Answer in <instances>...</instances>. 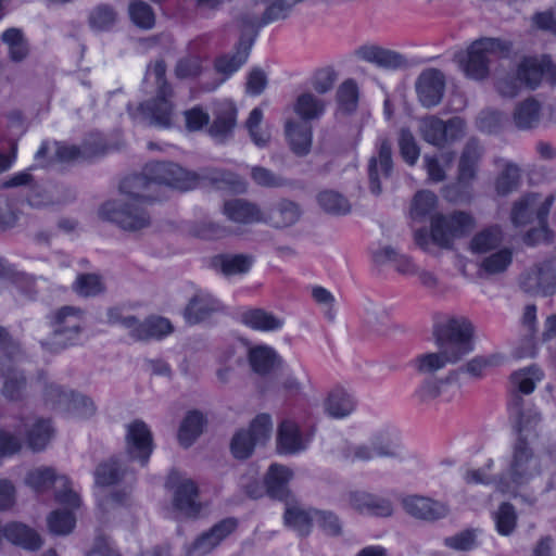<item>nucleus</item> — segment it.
Masks as SVG:
<instances>
[{"label": "nucleus", "mask_w": 556, "mask_h": 556, "mask_svg": "<svg viewBox=\"0 0 556 556\" xmlns=\"http://www.w3.org/2000/svg\"><path fill=\"white\" fill-rule=\"evenodd\" d=\"M200 176L189 172L174 162H150L141 175L124 179L121 191L146 198L150 184L166 186L181 191L193 189L199 184Z\"/></svg>", "instance_id": "1"}, {"label": "nucleus", "mask_w": 556, "mask_h": 556, "mask_svg": "<svg viewBox=\"0 0 556 556\" xmlns=\"http://www.w3.org/2000/svg\"><path fill=\"white\" fill-rule=\"evenodd\" d=\"M473 228L475 219L466 212L434 214L431 218L430 232L426 228L418 229L414 233V240L422 251L438 256V249H453L454 240L468 235Z\"/></svg>", "instance_id": "2"}, {"label": "nucleus", "mask_w": 556, "mask_h": 556, "mask_svg": "<svg viewBox=\"0 0 556 556\" xmlns=\"http://www.w3.org/2000/svg\"><path fill=\"white\" fill-rule=\"evenodd\" d=\"M540 475V456L534 452L531 442L516 439L510 447L505 473L497 477L496 490L516 497L520 486L529 484Z\"/></svg>", "instance_id": "3"}, {"label": "nucleus", "mask_w": 556, "mask_h": 556, "mask_svg": "<svg viewBox=\"0 0 556 556\" xmlns=\"http://www.w3.org/2000/svg\"><path fill=\"white\" fill-rule=\"evenodd\" d=\"M166 70L164 60H156L149 64L146 80H152L156 86V97L151 102L141 103L135 111L131 104H128L127 109L132 118L142 116L143 119L149 121L150 125L164 128L172 126L173 105L170 98L173 97V89L166 79Z\"/></svg>", "instance_id": "4"}, {"label": "nucleus", "mask_w": 556, "mask_h": 556, "mask_svg": "<svg viewBox=\"0 0 556 556\" xmlns=\"http://www.w3.org/2000/svg\"><path fill=\"white\" fill-rule=\"evenodd\" d=\"M435 343L452 362H459L475 349V326L466 316H452L435 326Z\"/></svg>", "instance_id": "5"}, {"label": "nucleus", "mask_w": 556, "mask_h": 556, "mask_svg": "<svg viewBox=\"0 0 556 556\" xmlns=\"http://www.w3.org/2000/svg\"><path fill=\"white\" fill-rule=\"evenodd\" d=\"M48 319L52 331L40 341L45 350L58 353L76 344L84 329V311L81 308L65 305L52 312Z\"/></svg>", "instance_id": "6"}, {"label": "nucleus", "mask_w": 556, "mask_h": 556, "mask_svg": "<svg viewBox=\"0 0 556 556\" xmlns=\"http://www.w3.org/2000/svg\"><path fill=\"white\" fill-rule=\"evenodd\" d=\"M124 193L127 195L126 199L103 203L99 210V216L127 231H138L150 226L151 218L143 203L151 201V197L146 193V198L142 199L136 194Z\"/></svg>", "instance_id": "7"}, {"label": "nucleus", "mask_w": 556, "mask_h": 556, "mask_svg": "<svg viewBox=\"0 0 556 556\" xmlns=\"http://www.w3.org/2000/svg\"><path fill=\"white\" fill-rule=\"evenodd\" d=\"M511 45L497 38H481L473 41L466 53L456 55V60L464 73L477 80L484 79L489 75L491 55L508 53Z\"/></svg>", "instance_id": "8"}, {"label": "nucleus", "mask_w": 556, "mask_h": 556, "mask_svg": "<svg viewBox=\"0 0 556 556\" xmlns=\"http://www.w3.org/2000/svg\"><path fill=\"white\" fill-rule=\"evenodd\" d=\"M519 288L530 295L551 296L556 293V252L534 263L518 278Z\"/></svg>", "instance_id": "9"}, {"label": "nucleus", "mask_w": 556, "mask_h": 556, "mask_svg": "<svg viewBox=\"0 0 556 556\" xmlns=\"http://www.w3.org/2000/svg\"><path fill=\"white\" fill-rule=\"evenodd\" d=\"M421 138L437 147L444 148L465 136L466 122L459 116L443 121L437 115H426L418 122Z\"/></svg>", "instance_id": "10"}, {"label": "nucleus", "mask_w": 556, "mask_h": 556, "mask_svg": "<svg viewBox=\"0 0 556 556\" xmlns=\"http://www.w3.org/2000/svg\"><path fill=\"white\" fill-rule=\"evenodd\" d=\"M536 200L538 197L535 194H527L514 203L510 218L515 226H523L528 223H531L535 213L538 224L544 228L553 198H546L545 201L540 203L539 206L536 205ZM542 232L543 229H531L525 236V242L528 244L535 243Z\"/></svg>", "instance_id": "11"}, {"label": "nucleus", "mask_w": 556, "mask_h": 556, "mask_svg": "<svg viewBox=\"0 0 556 556\" xmlns=\"http://www.w3.org/2000/svg\"><path fill=\"white\" fill-rule=\"evenodd\" d=\"M509 418L516 439L530 441L538 435L536 427L541 421L540 413L531 405H527L522 396L513 393L508 404Z\"/></svg>", "instance_id": "12"}, {"label": "nucleus", "mask_w": 556, "mask_h": 556, "mask_svg": "<svg viewBox=\"0 0 556 556\" xmlns=\"http://www.w3.org/2000/svg\"><path fill=\"white\" fill-rule=\"evenodd\" d=\"M402 506L408 516L427 523L442 520L451 513L447 503L421 495L405 496Z\"/></svg>", "instance_id": "13"}, {"label": "nucleus", "mask_w": 556, "mask_h": 556, "mask_svg": "<svg viewBox=\"0 0 556 556\" xmlns=\"http://www.w3.org/2000/svg\"><path fill=\"white\" fill-rule=\"evenodd\" d=\"M226 312L224 303L212 293L199 290L186 304L182 316L187 324L198 325Z\"/></svg>", "instance_id": "14"}, {"label": "nucleus", "mask_w": 556, "mask_h": 556, "mask_svg": "<svg viewBox=\"0 0 556 556\" xmlns=\"http://www.w3.org/2000/svg\"><path fill=\"white\" fill-rule=\"evenodd\" d=\"M153 451L150 429L142 420H135L127 426L126 452L130 459L139 460L144 466Z\"/></svg>", "instance_id": "15"}, {"label": "nucleus", "mask_w": 556, "mask_h": 556, "mask_svg": "<svg viewBox=\"0 0 556 556\" xmlns=\"http://www.w3.org/2000/svg\"><path fill=\"white\" fill-rule=\"evenodd\" d=\"M445 90V76L437 68L425 70L416 81V91L422 106L433 108L443 98Z\"/></svg>", "instance_id": "16"}, {"label": "nucleus", "mask_w": 556, "mask_h": 556, "mask_svg": "<svg viewBox=\"0 0 556 556\" xmlns=\"http://www.w3.org/2000/svg\"><path fill=\"white\" fill-rule=\"evenodd\" d=\"M238 527V520L228 517L215 523L208 531L195 539L188 549L189 556H203L214 549L224 539Z\"/></svg>", "instance_id": "17"}, {"label": "nucleus", "mask_w": 556, "mask_h": 556, "mask_svg": "<svg viewBox=\"0 0 556 556\" xmlns=\"http://www.w3.org/2000/svg\"><path fill=\"white\" fill-rule=\"evenodd\" d=\"M302 215L303 210L298 202L281 198L273 203L266 213L263 212L262 223L275 229H286L294 226Z\"/></svg>", "instance_id": "18"}, {"label": "nucleus", "mask_w": 556, "mask_h": 556, "mask_svg": "<svg viewBox=\"0 0 556 556\" xmlns=\"http://www.w3.org/2000/svg\"><path fill=\"white\" fill-rule=\"evenodd\" d=\"M392 169V144L388 139H382L380 141L378 156L370 157L368 163V180L371 193L376 195L381 193V179L389 178Z\"/></svg>", "instance_id": "19"}, {"label": "nucleus", "mask_w": 556, "mask_h": 556, "mask_svg": "<svg viewBox=\"0 0 556 556\" xmlns=\"http://www.w3.org/2000/svg\"><path fill=\"white\" fill-rule=\"evenodd\" d=\"M213 116L207 132L216 142L224 143L233 135L237 124V109L232 102L223 101L215 105Z\"/></svg>", "instance_id": "20"}, {"label": "nucleus", "mask_w": 556, "mask_h": 556, "mask_svg": "<svg viewBox=\"0 0 556 556\" xmlns=\"http://www.w3.org/2000/svg\"><path fill=\"white\" fill-rule=\"evenodd\" d=\"M264 2L266 9L261 18L250 14H243L239 18V27L247 31L254 29L255 37L262 26L286 18L293 8L291 0H264Z\"/></svg>", "instance_id": "21"}, {"label": "nucleus", "mask_w": 556, "mask_h": 556, "mask_svg": "<svg viewBox=\"0 0 556 556\" xmlns=\"http://www.w3.org/2000/svg\"><path fill=\"white\" fill-rule=\"evenodd\" d=\"M240 29L241 36L236 46V52L233 54H224L215 61L216 72L223 74L225 77L230 76L245 63L255 40L254 29L250 31H247L243 28Z\"/></svg>", "instance_id": "22"}, {"label": "nucleus", "mask_w": 556, "mask_h": 556, "mask_svg": "<svg viewBox=\"0 0 556 556\" xmlns=\"http://www.w3.org/2000/svg\"><path fill=\"white\" fill-rule=\"evenodd\" d=\"M3 538L12 545L27 552H37L43 545L38 531L21 521H10L2 528Z\"/></svg>", "instance_id": "23"}, {"label": "nucleus", "mask_w": 556, "mask_h": 556, "mask_svg": "<svg viewBox=\"0 0 556 556\" xmlns=\"http://www.w3.org/2000/svg\"><path fill=\"white\" fill-rule=\"evenodd\" d=\"M22 426L16 429L25 433L27 445L34 452L42 451L53 437L50 420L43 418H22Z\"/></svg>", "instance_id": "24"}, {"label": "nucleus", "mask_w": 556, "mask_h": 556, "mask_svg": "<svg viewBox=\"0 0 556 556\" xmlns=\"http://www.w3.org/2000/svg\"><path fill=\"white\" fill-rule=\"evenodd\" d=\"M173 505L182 517L198 516L201 504L198 502V486L192 480L186 479L177 485L174 492Z\"/></svg>", "instance_id": "25"}, {"label": "nucleus", "mask_w": 556, "mask_h": 556, "mask_svg": "<svg viewBox=\"0 0 556 556\" xmlns=\"http://www.w3.org/2000/svg\"><path fill=\"white\" fill-rule=\"evenodd\" d=\"M483 154L484 148L477 138L467 140L462 149L457 164V174L460 175L462 179H477L479 164Z\"/></svg>", "instance_id": "26"}, {"label": "nucleus", "mask_w": 556, "mask_h": 556, "mask_svg": "<svg viewBox=\"0 0 556 556\" xmlns=\"http://www.w3.org/2000/svg\"><path fill=\"white\" fill-rule=\"evenodd\" d=\"M254 263L251 254H217L211 258V267L225 277L244 275Z\"/></svg>", "instance_id": "27"}, {"label": "nucleus", "mask_w": 556, "mask_h": 556, "mask_svg": "<svg viewBox=\"0 0 556 556\" xmlns=\"http://www.w3.org/2000/svg\"><path fill=\"white\" fill-rule=\"evenodd\" d=\"M350 506L359 513H367L378 517H389L393 513L390 501L377 497L363 491H354L349 494Z\"/></svg>", "instance_id": "28"}, {"label": "nucleus", "mask_w": 556, "mask_h": 556, "mask_svg": "<svg viewBox=\"0 0 556 556\" xmlns=\"http://www.w3.org/2000/svg\"><path fill=\"white\" fill-rule=\"evenodd\" d=\"M285 134L291 151L298 156H305L312 147V126L308 123L289 119L285 125Z\"/></svg>", "instance_id": "29"}, {"label": "nucleus", "mask_w": 556, "mask_h": 556, "mask_svg": "<svg viewBox=\"0 0 556 556\" xmlns=\"http://www.w3.org/2000/svg\"><path fill=\"white\" fill-rule=\"evenodd\" d=\"M174 327L172 323L161 316H150L143 321L137 318L135 329L130 331V337L136 341L160 340L172 333Z\"/></svg>", "instance_id": "30"}, {"label": "nucleus", "mask_w": 556, "mask_h": 556, "mask_svg": "<svg viewBox=\"0 0 556 556\" xmlns=\"http://www.w3.org/2000/svg\"><path fill=\"white\" fill-rule=\"evenodd\" d=\"M223 212L228 219L238 224L262 223L263 211L255 203L245 199L226 201Z\"/></svg>", "instance_id": "31"}, {"label": "nucleus", "mask_w": 556, "mask_h": 556, "mask_svg": "<svg viewBox=\"0 0 556 556\" xmlns=\"http://www.w3.org/2000/svg\"><path fill=\"white\" fill-rule=\"evenodd\" d=\"M356 54L362 60L387 70H396L406 65V59L401 53L378 46H362L356 50Z\"/></svg>", "instance_id": "32"}, {"label": "nucleus", "mask_w": 556, "mask_h": 556, "mask_svg": "<svg viewBox=\"0 0 556 556\" xmlns=\"http://www.w3.org/2000/svg\"><path fill=\"white\" fill-rule=\"evenodd\" d=\"M292 478V471L282 465L273 464L266 473L265 485L270 497L283 501L293 498L290 494L288 483Z\"/></svg>", "instance_id": "33"}, {"label": "nucleus", "mask_w": 556, "mask_h": 556, "mask_svg": "<svg viewBox=\"0 0 556 556\" xmlns=\"http://www.w3.org/2000/svg\"><path fill=\"white\" fill-rule=\"evenodd\" d=\"M0 376L3 378L1 395L10 402H21L25 399L27 379L23 370L15 367L4 368L0 365Z\"/></svg>", "instance_id": "34"}, {"label": "nucleus", "mask_w": 556, "mask_h": 556, "mask_svg": "<svg viewBox=\"0 0 556 556\" xmlns=\"http://www.w3.org/2000/svg\"><path fill=\"white\" fill-rule=\"evenodd\" d=\"M306 448L299 426L292 420H283L278 428L277 451L280 454L292 455Z\"/></svg>", "instance_id": "35"}, {"label": "nucleus", "mask_w": 556, "mask_h": 556, "mask_svg": "<svg viewBox=\"0 0 556 556\" xmlns=\"http://www.w3.org/2000/svg\"><path fill=\"white\" fill-rule=\"evenodd\" d=\"M314 510L304 509L294 498H291L286 502L285 525L294 529L301 536H306L311 532L313 520H315Z\"/></svg>", "instance_id": "36"}, {"label": "nucleus", "mask_w": 556, "mask_h": 556, "mask_svg": "<svg viewBox=\"0 0 556 556\" xmlns=\"http://www.w3.org/2000/svg\"><path fill=\"white\" fill-rule=\"evenodd\" d=\"M356 407V401L345 389L337 387L332 389L325 402V412L332 418L341 419L351 415Z\"/></svg>", "instance_id": "37"}, {"label": "nucleus", "mask_w": 556, "mask_h": 556, "mask_svg": "<svg viewBox=\"0 0 556 556\" xmlns=\"http://www.w3.org/2000/svg\"><path fill=\"white\" fill-rule=\"evenodd\" d=\"M202 178L218 190L242 193L247 190V181L238 174L225 168H208Z\"/></svg>", "instance_id": "38"}, {"label": "nucleus", "mask_w": 556, "mask_h": 556, "mask_svg": "<svg viewBox=\"0 0 556 556\" xmlns=\"http://www.w3.org/2000/svg\"><path fill=\"white\" fill-rule=\"evenodd\" d=\"M111 148L102 142H86L80 148L75 146H56L55 157L61 162H70L78 159H91L105 154Z\"/></svg>", "instance_id": "39"}, {"label": "nucleus", "mask_w": 556, "mask_h": 556, "mask_svg": "<svg viewBox=\"0 0 556 556\" xmlns=\"http://www.w3.org/2000/svg\"><path fill=\"white\" fill-rule=\"evenodd\" d=\"M545 73L544 56L542 59L535 56H526L517 65V80L529 89H535Z\"/></svg>", "instance_id": "40"}, {"label": "nucleus", "mask_w": 556, "mask_h": 556, "mask_svg": "<svg viewBox=\"0 0 556 556\" xmlns=\"http://www.w3.org/2000/svg\"><path fill=\"white\" fill-rule=\"evenodd\" d=\"M325 106L324 100L306 91L298 96L293 103V111L301 118L300 122L308 123L318 119L324 114Z\"/></svg>", "instance_id": "41"}, {"label": "nucleus", "mask_w": 556, "mask_h": 556, "mask_svg": "<svg viewBox=\"0 0 556 556\" xmlns=\"http://www.w3.org/2000/svg\"><path fill=\"white\" fill-rule=\"evenodd\" d=\"M513 118L518 129L528 130L535 128L541 118L540 102L534 98L526 99L516 106Z\"/></svg>", "instance_id": "42"}, {"label": "nucleus", "mask_w": 556, "mask_h": 556, "mask_svg": "<svg viewBox=\"0 0 556 556\" xmlns=\"http://www.w3.org/2000/svg\"><path fill=\"white\" fill-rule=\"evenodd\" d=\"M241 320L245 326L260 331H275L283 326L281 318L263 308H253L244 312Z\"/></svg>", "instance_id": "43"}, {"label": "nucleus", "mask_w": 556, "mask_h": 556, "mask_svg": "<svg viewBox=\"0 0 556 556\" xmlns=\"http://www.w3.org/2000/svg\"><path fill=\"white\" fill-rule=\"evenodd\" d=\"M542 378V370L534 365L514 371L510 375V399L513 397V393H517L520 396H522L521 394L532 393L535 389V382L540 381Z\"/></svg>", "instance_id": "44"}, {"label": "nucleus", "mask_w": 556, "mask_h": 556, "mask_svg": "<svg viewBox=\"0 0 556 556\" xmlns=\"http://www.w3.org/2000/svg\"><path fill=\"white\" fill-rule=\"evenodd\" d=\"M495 162L496 164L502 162L503 168L495 179L494 188L497 195L506 197L518 189L520 184V168L518 165L504 160H496Z\"/></svg>", "instance_id": "45"}, {"label": "nucleus", "mask_w": 556, "mask_h": 556, "mask_svg": "<svg viewBox=\"0 0 556 556\" xmlns=\"http://www.w3.org/2000/svg\"><path fill=\"white\" fill-rule=\"evenodd\" d=\"M249 362L256 374L265 376L279 366L281 359L271 348L257 346L250 351Z\"/></svg>", "instance_id": "46"}, {"label": "nucleus", "mask_w": 556, "mask_h": 556, "mask_svg": "<svg viewBox=\"0 0 556 556\" xmlns=\"http://www.w3.org/2000/svg\"><path fill=\"white\" fill-rule=\"evenodd\" d=\"M503 241V233L498 226L488 227L477 232L470 240L469 248L472 253L483 254L497 249Z\"/></svg>", "instance_id": "47"}, {"label": "nucleus", "mask_w": 556, "mask_h": 556, "mask_svg": "<svg viewBox=\"0 0 556 556\" xmlns=\"http://www.w3.org/2000/svg\"><path fill=\"white\" fill-rule=\"evenodd\" d=\"M63 477L58 475L53 467H37L30 470L26 478V484L37 493H45L54 484L59 485V478Z\"/></svg>", "instance_id": "48"}, {"label": "nucleus", "mask_w": 556, "mask_h": 556, "mask_svg": "<svg viewBox=\"0 0 556 556\" xmlns=\"http://www.w3.org/2000/svg\"><path fill=\"white\" fill-rule=\"evenodd\" d=\"M450 358V355L439 349L438 352L418 355L413 361V366L420 375H433L438 370L444 368L447 364L456 363L452 362Z\"/></svg>", "instance_id": "49"}, {"label": "nucleus", "mask_w": 556, "mask_h": 556, "mask_svg": "<svg viewBox=\"0 0 556 556\" xmlns=\"http://www.w3.org/2000/svg\"><path fill=\"white\" fill-rule=\"evenodd\" d=\"M204 417L200 412H189L184 418L178 431L179 443L184 447H189L202 433Z\"/></svg>", "instance_id": "50"}, {"label": "nucleus", "mask_w": 556, "mask_h": 556, "mask_svg": "<svg viewBox=\"0 0 556 556\" xmlns=\"http://www.w3.org/2000/svg\"><path fill=\"white\" fill-rule=\"evenodd\" d=\"M94 483L98 486H110L118 483L124 477V470L119 462L111 457L101 462L94 469Z\"/></svg>", "instance_id": "51"}, {"label": "nucleus", "mask_w": 556, "mask_h": 556, "mask_svg": "<svg viewBox=\"0 0 556 556\" xmlns=\"http://www.w3.org/2000/svg\"><path fill=\"white\" fill-rule=\"evenodd\" d=\"M511 262L513 250L503 248L484 257L479 265V270L486 276L498 275L506 271Z\"/></svg>", "instance_id": "52"}, {"label": "nucleus", "mask_w": 556, "mask_h": 556, "mask_svg": "<svg viewBox=\"0 0 556 556\" xmlns=\"http://www.w3.org/2000/svg\"><path fill=\"white\" fill-rule=\"evenodd\" d=\"M472 179H462L456 175V181L445 185L442 188L444 199L454 204L469 203L472 199Z\"/></svg>", "instance_id": "53"}, {"label": "nucleus", "mask_w": 556, "mask_h": 556, "mask_svg": "<svg viewBox=\"0 0 556 556\" xmlns=\"http://www.w3.org/2000/svg\"><path fill=\"white\" fill-rule=\"evenodd\" d=\"M72 289L80 296L91 298L102 294L105 291V283L103 277L99 274H79Z\"/></svg>", "instance_id": "54"}, {"label": "nucleus", "mask_w": 556, "mask_h": 556, "mask_svg": "<svg viewBox=\"0 0 556 556\" xmlns=\"http://www.w3.org/2000/svg\"><path fill=\"white\" fill-rule=\"evenodd\" d=\"M437 205L438 197L432 191H418L412 201L410 216L416 220H425L427 217L432 218Z\"/></svg>", "instance_id": "55"}, {"label": "nucleus", "mask_w": 556, "mask_h": 556, "mask_svg": "<svg viewBox=\"0 0 556 556\" xmlns=\"http://www.w3.org/2000/svg\"><path fill=\"white\" fill-rule=\"evenodd\" d=\"M493 519L497 532L501 535L508 536L517 527L518 516L515 507L510 503L504 502L494 511Z\"/></svg>", "instance_id": "56"}, {"label": "nucleus", "mask_w": 556, "mask_h": 556, "mask_svg": "<svg viewBox=\"0 0 556 556\" xmlns=\"http://www.w3.org/2000/svg\"><path fill=\"white\" fill-rule=\"evenodd\" d=\"M317 201L320 207L328 214L345 215L351 211L349 201L336 191H321L317 197Z\"/></svg>", "instance_id": "57"}, {"label": "nucleus", "mask_w": 556, "mask_h": 556, "mask_svg": "<svg viewBox=\"0 0 556 556\" xmlns=\"http://www.w3.org/2000/svg\"><path fill=\"white\" fill-rule=\"evenodd\" d=\"M397 143L402 159L408 165H415L420 155V148L413 132L408 128L400 129Z\"/></svg>", "instance_id": "58"}, {"label": "nucleus", "mask_w": 556, "mask_h": 556, "mask_svg": "<svg viewBox=\"0 0 556 556\" xmlns=\"http://www.w3.org/2000/svg\"><path fill=\"white\" fill-rule=\"evenodd\" d=\"M1 38L9 46L12 61L20 62L26 58L28 47L20 29L9 28L2 34Z\"/></svg>", "instance_id": "59"}, {"label": "nucleus", "mask_w": 556, "mask_h": 556, "mask_svg": "<svg viewBox=\"0 0 556 556\" xmlns=\"http://www.w3.org/2000/svg\"><path fill=\"white\" fill-rule=\"evenodd\" d=\"M337 100L339 109L345 113L351 114L357 108L358 89L352 79L345 80L341 84L337 91Z\"/></svg>", "instance_id": "60"}, {"label": "nucleus", "mask_w": 556, "mask_h": 556, "mask_svg": "<svg viewBox=\"0 0 556 556\" xmlns=\"http://www.w3.org/2000/svg\"><path fill=\"white\" fill-rule=\"evenodd\" d=\"M75 517L68 510L58 509L48 517V526L51 532L55 534H68L75 527Z\"/></svg>", "instance_id": "61"}, {"label": "nucleus", "mask_w": 556, "mask_h": 556, "mask_svg": "<svg viewBox=\"0 0 556 556\" xmlns=\"http://www.w3.org/2000/svg\"><path fill=\"white\" fill-rule=\"evenodd\" d=\"M258 444L244 429L235 433L230 448L232 455L238 459H245L253 453L255 445Z\"/></svg>", "instance_id": "62"}, {"label": "nucleus", "mask_w": 556, "mask_h": 556, "mask_svg": "<svg viewBox=\"0 0 556 556\" xmlns=\"http://www.w3.org/2000/svg\"><path fill=\"white\" fill-rule=\"evenodd\" d=\"M117 13L106 4L97 7L90 14V25L98 30H109L115 24Z\"/></svg>", "instance_id": "63"}, {"label": "nucleus", "mask_w": 556, "mask_h": 556, "mask_svg": "<svg viewBox=\"0 0 556 556\" xmlns=\"http://www.w3.org/2000/svg\"><path fill=\"white\" fill-rule=\"evenodd\" d=\"M258 443L264 444L271 435L273 422L268 414L257 415L245 430Z\"/></svg>", "instance_id": "64"}]
</instances>
